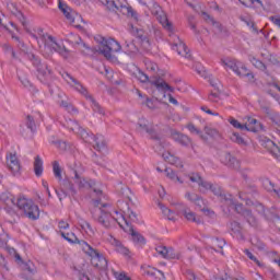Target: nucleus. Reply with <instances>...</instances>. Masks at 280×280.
I'll return each mask as SVG.
<instances>
[{"mask_svg": "<svg viewBox=\"0 0 280 280\" xmlns=\"http://www.w3.org/2000/svg\"><path fill=\"white\" fill-rule=\"evenodd\" d=\"M136 78L137 80H139V82H142V83L150 82L153 86H155V89H158V91H162L163 93H167V91L170 93H174V88L167 84V82H165L163 79H154L150 81V77H148V74H145L141 70H139L136 73Z\"/></svg>", "mask_w": 280, "mask_h": 280, "instance_id": "9", "label": "nucleus"}, {"mask_svg": "<svg viewBox=\"0 0 280 280\" xmlns=\"http://www.w3.org/2000/svg\"><path fill=\"white\" fill-rule=\"evenodd\" d=\"M66 126L69 130H71L72 132H75V135H80L81 139H83L85 143H91V135H89V132L82 129L78 124V121L69 120L67 121Z\"/></svg>", "mask_w": 280, "mask_h": 280, "instance_id": "14", "label": "nucleus"}, {"mask_svg": "<svg viewBox=\"0 0 280 280\" xmlns=\"http://www.w3.org/2000/svg\"><path fill=\"white\" fill-rule=\"evenodd\" d=\"M60 235H61V237L67 240V242H70V244H79V246H80V242H85V241H79L78 236H75V234L73 232L65 233L61 231Z\"/></svg>", "mask_w": 280, "mask_h": 280, "instance_id": "35", "label": "nucleus"}, {"mask_svg": "<svg viewBox=\"0 0 280 280\" xmlns=\"http://www.w3.org/2000/svg\"><path fill=\"white\" fill-rule=\"evenodd\" d=\"M271 120L273 121V128L280 135V116H279V114H272Z\"/></svg>", "mask_w": 280, "mask_h": 280, "instance_id": "49", "label": "nucleus"}, {"mask_svg": "<svg viewBox=\"0 0 280 280\" xmlns=\"http://www.w3.org/2000/svg\"><path fill=\"white\" fill-rule=\"evenodd\" d=\"M121 49V46L115 39L102 38L98 44L97 51L107 60H115V54Z\"/></svg>", "mask_w": 280, "mask_h": 280, "instance_id": "7", "label": "nucleus"}, {"mask_svg": "<svg viewBox=\"0 0 280 280\" xmlns=\"http://www.w3.org/2000/svg\"><path fill=\"white\" fill-rule=\"evenodd\" d=\"M224 246H226V241H224L223 238L214 237L210 240V247L217 253L222 250Z\"/></svg>", "mask_w": 280, "mask_h": 280, "instance_id": "29", "label": "nucleus"}, {"mask_svg": "<svg viewBox=\"0 0 280 280\" xmlns=\"http://www.w3.org/2000/svg\"><path fill=\"white\" fill-rule=\"evenodd\" d=\"M162 158L167 163H171V165H176L177 167H183V162H180V160L176 155L172 154L170 151L162 152Z\"/></svg>", "mask_w": 280, "mask_h": 280, "instance_id": "25", "label": "nucleus"}, {"mask_svg": "<svg viewBox=\"0 0 280 280\" xmlns=\"http://www.w3.org/2000/svg\"><path fill=\"white\" fill-rule=\"evenodd\" d=\"M34 172L36 176H40L43 174V160L40 156H36L34 161Z\"/></svg>", "mask_w": 280, "mask_h": 280, "instance_id": "39", "label": "nucleus"}, {"mask_svg": "<svg viewBox=\"0 0 280 280\" xmlns=\"http://www.w3.org/2000/svg\"><path fill=\"white\" fill-rule=\"evenodd\" d=\"M152 14L158 16V20L160 21L161 25H163V27L167 30V32H172V24L170 20H167V15L163 13V11L161 10V7L155 5V11H152Z\"/></svg>", "mask_w": 280, "mask_h": 280, "instance_id": "19", "label": "nucleus"}, {"mask_svg": "<svg viewBox=\"0 0 280 280\" xmlns=\"http://www.w3.org/2000/svg\"><path fill=\"white\" fill-rule=\"evenodd\" d=\"M245 255H247L248 259L254 261L255 265H257L259 268H264V262L259 261L248 249H245Z\"/></svg>", "mask_w": 280, "mask_h": 280, "instance_id": "48", "label": "nucleus"}, {"mask_svg": "<svg viewBox=\"0 0 280 280\" xmlns=\"http://www.w3.org/2000/svg\"><path fill=\"white\" fill-rule=\"evenodd\" d=\"M59 10H61L62 14H65L67 21L78 27L80 25V21H82V16L78 14L73 9L69 8V5L59 2Z\"/></svg>", "mask_w": 280, "mask_h": 280, "instance_id": "12", "label": "nucleus"}, {"mask_svg": "<svg viewBox=\"0 0 280 280\" xmlns=\"http://www.w3.org/2000/svg\"><path fill=\"white\" fill-rule=\"evenodd\" d=\"M118 189L120 196H124V198H130V188H128V186H120Z\"/></svg>", "mask_w": 280, "mask_h": 280, "instance_id": "56", "label": "nucleus"}, {"mask_svg": "<svg viewBox=\"0 0 280 280\" xmlns=\"http://www.w3.org/2000/svg\"><path fill=\"white\" fill-rule=\"evenodd\" d=\"M91 140L90 141H94V149L97 150V152H107L108 150V145L106 143V138H104V136H90Z\"/></svg>", "mask_w": 280, "mask_h": 280, "instance_id": "21", "label": "nucleus"}, {"mask_svg": "<svg viewBox=\"0 0 280 280\" xmlns=\"http://www.w3.org/2000/svg\"><path fill=\"white\" fill-rule=\"evenodd\" d=\"M61 75L63 80L67 82V84L71 86V89H74L77 93H80V95H83V97H85L86 100H89V102L93 104V109L96 113H101V114L104 113L102 107H100V104L95 102V98H93V96L89 94V90H86V88H84V85H82V83H80L78 79H75L73 75L69 74L68 72H63Z\"/></svg>", "mask_w": 280, "mask_h": 280, "instance_id": "3", "label": "nucleus"}, {"mask_svg": "<svg viewBox=\"0 0 280 280\" xmlns=\"http://www.w3.org/2000/svg\"><path fill=\"white\" fill-rule=\"evenodd\" d=\"M81 229L83 231H85V233H88V235H93L95 233V231H93V228L91 226V223L89 222H83V224H81Z\"/></svg>", "mask_w": 280, "mask_h": 280, "instance_id": "54", "label": "nucleus"}, {"mask_svg": "<svg viewBox=\"0 0 280 280\" xmlns=\"http://www.w3.org/2000/svg\"><path fill=\"white\" fill-rule=\"evenodd\" d=\"M228 121L233 126V128H236L237 130H245V125L240 122L237 119L230 117Z\"/></svg>", "mask_w": 280, "mask_h": 280, "instance_id": "44", "label": "nucleus"}, {"mask_svg": "<svg viewBox=\"0 0 280 280\" xmlns=\"http://www.w3.org/2000/svg\"><path fill=\"white\" fill-rule=\"evenodd\" d=\"M16 207L25 218H28L30 220H38L40 218V210L38 207L34 203V201L25 198L20 197L16 201Z\"/></svg>", "mask_w": 280, "mask_h": 280, "instance_id": "4", "label": "nucleus"}, {"mask_svg": "<svg viewBox=\"0 0 280 280\" xmlns=\"http://www.w3.org/2000/svg\"><path fill=\"white\" fill-rule=\"evenodd\" d=\"M225 202H228L230 207H234V210L236 211V213H240L241 215H244V211H247L246 209H244V205L235 203V201H233L232 198H225Z\"/></svg>", "mask_w": 280, "mask_h": 280, "instance_id": "36", "label": "nucleus"}, {"mask_svg": "<svg viewBox=\"0 0 280 280\" xmlns=\"http://www.w3.org/2000/svg\"><path fill=\"white\" fill-rule=\"evenodd\" d=\"M8 8L10 12H12L14 16H16L21 21V23L25 21L23 13H21V11H19V9H16V7L13 3L9 4Z\"/></svg>", "mask_w": 280, "mask_h": 280, "instance_id": "43", "label": "nucleus"}, {"mask_svg": "<svg viewBox=\"0 0 280 280\" xmlns=\"http://www.w3.org/2000/svg\"><path fill=\"white\" fill-rule=\"evenodd\" d=\"M156 171L159 172V174H163L164 176H173V174H174V168H172V167L158 166Z\"/></svg>", "mask_w": 280, "mask_h": 280, "instance_id": "47", "label": "nucleus"}, {"mask_svg": "<svg viewBox=\"0 0 280 280\" xmlns=\"http://www.w3.org/2000/svg\"><path fill=\"white\" fill-rule=\"evenodd\" d=\"M230 229H231L232 233H234V235H236V237H238V240H244V234L242 232L243 228L237 221L231 222Z\"/></svg>", "mask_w": 280, "mask_h": 280, "instance_id": "31", "label": "nucleus"}, {"mask_svg": "<svg viewBox=\"0 0 280 280\" xmlns=\"http://www.w3.org/2000/svg\"><path fill=\"white\" fill-rule=\"evenodd\" d=\"M128 218L130 220V222H138L139 219L137 217V212L132 211V210H128Z\"/></svg>", "mask_w": 280, "mask_h": 280, "instance_id": "62", "label": "nucleus"}, {"mask_svg": "<svg viewBox=\"0 0 280 280\" xmlns=\"http://www.w3.org/2000/svg\"><path fill=\"white\" fill-rule=\"evenodd\" d=\"M187 129L191 135H198L201 141H209V138L205 133H202V131L198 129L194 124L187 125Z\"/></svg>", "mask_w": 280, "mask_h": 280, "instance_id": "34", "label": "nucleus"}, {"mask_svg": "<svg viewBox=\"0 0 280 280\" xmlns=\"http://www.w3.org/2000/svg\"><path fill=\"white\" fill-rule=\"evenodd\" d=\"M5 250L7 253H9V255H13L18 261H23L21 259V255H19V253H16V249H14L13 247L7 246Z\"/></svg>", "mask_w": 280, "mask_h": 280, "instance_id": "55", "label": "nucleus"}, {"mask_svg": "<svg viewBox=\"0 0 280 280\" xmlns=\"http://www.w3.org/2000/svg\"><path fill=\"white\" fill-rule=\"evenodd\" d=\"M203 131L206 132V135H207L208 137H212V138H215V137H218V135H219L218 129H213V128H211V127H209V126H206V127L203 128Z\"/></svg>", "mask_w": 280, "mask_h": 280, "instance_id": "52", "label": "nucleus"}, {"mask_svg": "<svg viewBox=\"0 0 280 280\" xmlns=\"http://www.w3.org/2000/svg\"><path fill=\"white\" fill-rule=\"evenodd\" d=\"M175 209L177 215H184V218L188 222H194L195 224H202V219L196 214V212L191 211V208L187 207L184 203H176Z\"/></svg>", "mask_w": 280, "mask_h": 280, "instance_id": "10", "label": "nucleus"}, {"mask_svg": "<svg viewBox=\"0 0 280 280\" xmlns=\"http://www.w3.org/2000/svg\"><path fill=\"white\" fill-rule=\"evenodd\" d=\"M147 275H150L151 277H154L153 280H165V275L161 270H158V269H154V268H150L147 271Z\"/></svg>", "mask_w": 280, "mask_h": 280, "instance_id": "38", "label": "nucleus"}, {"mask_svg": "<svg viewBox=\"0 0 280 280\" xmlns=\"http://www.w3.org/2000/svg\"><path fill=\"white\" fill-rule=\"evenodd\" d=\"M67 191H73V184L66 177L61 184V192L57 191L60 202H62V198H67Z\"/></svg>", "mask_w": 280, "mask_h": 280, "instance_id": "24", "label": "nucleus"}, {"mask_svg": "<svg viewBox=\"0 0 280 280\" xmlns=\"http://www.w3.org/2000/svg\"><path fill=\"white\" fill-rule=\"evenodd\" d=\"M214 280H231V276H229V273H222L220 276H215Z\"/></svg>", "mask_w": 280, "mask_h": 280, "instance_id": "64", "label": "nucleus"}, {"mask_svg": "<svg viewBox=\"0 0 280 280\" xmlns=\"http://www.w3.org/2000/svg\"><path fill=\"white\" fill-rule=\"evenodd\" d=\"M43 40H44V48L46 54H54L56 51L63 58H69V50L65 48L62 43H59L51 35H43Z\"/></svg>", "mask_w": 280, "mask_h": 280, "instance_id": "8", "label": "nucleus"}, {"mask_svg": "<svg viewBox=\"0 0 280 280\" xmlns=\"http://www.w3.org/2000/svg\"><path fill=\"white\" fill-rule=\"evenodd\" d=\"M155 250H156V253H159V255H162V257H164V259H167V250H168L167 247L160 245L155 248Z\"/></svg>", "mask_w": 280, "mask_h": 280, "instance_id": "57", "label": "nucleus"}, {"mask_svg": "<svg viewBox=\"0 0 280 280\" xmlns=\"http://www.w3.org/2000/svg\"><path fill=\"white\" fill-rule=\"evenodd\" d=\"M231 141H233V143H237V145H241V148H247L248 145V141H246L242 136H240V133L237 132H233L230 136Z\"/></svg>", "mask_w": 280, "mask_h": 280, "instance_id": "33", "label": "nucleus"}, {"mask_svg": "<svg viewBox=\"0 0 280 280\" xmlns=\"http://www.w3.org/2000/svg\"><path fill=\"white\" fill-rule=\"evenodd\" d=\"M249 60H250L252 65H254V67H256V69H260V71H266V65H264V62L259 61L255 57H249Z\"/></svg>", "mask_w": 280, "mask_h": 280, "instance_id": "45", "label": "nucleus"}, {"mask_svg": "<svg viewBox=\"0 0 280 280\" xmlns=\"http://www.w3.org/2000/svg\"><path fill=\"white\" fill-rule=\"evenodd\" d=\"M186 279H188V280H198V279L196 278V273H194V272L191 271V269H187V270H186Z\"/></svg>", "mask_w": 280, "mask_h": 280, "instance_id": "63", "label": "nucleus"}, {"mask_svg": "<svg viewBox=\"0 0 280 280\" xmlns=\"http://www.w3.org/2000/svg\"><path fill=\"white\" fill-rule=\"evenodd\" d=\"M159 207H160L163 215H165V218H167V220H171L172 222H174V220H176V217L174 215V211H172L170 208L165 207L163 203H159Z\"/></svg>", "mask_w": 280, "mask_h": 280, "instance_id": "37", "label": "nucleus"}, {"mask_svg": "<svg viewBox=\"0 0 280 280\" xmlns=\"http://www.w3.org/2000/svg\"><path fill=\"white\" fill-rule=\"evenodd\" d=\"M185 199L189 200V202H192L194 205H196L200 209V211H202L207 215H209V213L211 212V210H209L207 207V200H205L202 197H200V195H198L196 192L187 191L185 194Z\"/></svg>", "mask_w": 280, "mask_h": 280, "instance_id": "11", "label": "nucleus"}, {"mask_svg": "<svg viewBox=\"0 0 280 280\" xmlns=\"http://www.w3.org/2000/svg\"><path fill=\"white\" fill-rule=\"evenodd\" d=\"M7 166L12 172V174H21V163L16 153L7 154Z\"/></svg>", "mask_w": 280, "mask_h": 280, "instance_id": "15", "label": "nucleus"}, {"mask_svg": "<svg viewBox=\"0 0 280 280\" xmlns=\"http://www.w3.org/2000/svg\"><path fill=\"white\" fill-rule=\"evenodd\" d=\"M38 73L43 74L44 77H47L51 73L47 65H39L37 68Z\"/></svg>", "mask_w": 280, "mask_h": 280, "instance_id": "53", "label": "nucleus"}, {"mask_svg": "<svg viewBox=\"0 0 280 280\" xmlns=\"http://www.w3.org/2000/svg\"><path fill=\"white\" fill-rule=\"evenodd\" d=\"M52 171L55 176H62V167H60V163L58 161L52 162Z\"/></svg>", "mask_w": 280, "mask_h": 280, "instance_id": "51", "label": "nucleus"}, {"mask_svg": "<svg viewBox=\"0 0 280 280\" xmlns=\"http://www.w3.org/2000/svg\"><path fill=\"white\" fill-rule=\"evenodd\" d=\"M80 246L85 253V255H89L91 257V264L94 266V268H100L101 270H104V268L108 267V261L106 258L97 252V249H94L89 245L86 242H80Z\"/></svg>", "mask_w": 280, "mask_h": 280, "instance_id": "5", "label": "nucleus"}, {"mask_svg": "<svg viewBox=\"0 0 280 280\" xmlns=\"http://www.w3.org/2000/svg\"><path fill=\"white\" fill-rule=\"evenodd\" d=\"M219 160L221 163H223V165H228V167L240 170V161H237V159H235V156L231 155L229 152L220 153Z\"/></svg>", "mask_w": 280, "mask_h": 280, "instance_id": "18", "label": "nucleus"}, {"mask_svg": "<svg viewBox=\"0 0 280 280\" xmlns=\"http://www.w3.org/2000/svg\"><path fill=\"white\" fill-rule=\"evenodd\" d=\"M210 191H212L214 196H222V188L217 184H212V188H210Z\"/></svg>", "mask_w": 280, "mask_h": 280, "instance_id": "60", "label": "nucleus"}, {"mask_svg": "<svg viewBox=\"0 0 280 280\" xmlns=\"http://www.w3.org/2000/svg\"><path fill=\"white\" fill-rule=\"evenodd\" d=\"M93 209L91 210L92 218L98 222V224H102L105 229H110L112 224H119L121 229L124 225H121V221H119V218H116L113 212H110V208H108V205L102 203L100 199H92Z\"/></svg>", "mask_w": 280, "mask_h": 280, "instance_id": "1", "label": "nucleus"}, {"mask_svg": "<svg viewBox=\"0 0 280 280\" xmlns=\"http://www.w3.org/2000/svg\"><path fill=\"white\" fill-rule=\"evenodd\" d=\"M100 1L110 12H120L125 16H129V19H135V21H139V15L135 12V10L131 7L121 4L119 0H100Z\"/></svg>", "mask_w": 280, "mask_h": 280, "instance_id": "6", "label": "nucleus"}, {"mask_svg": "<svg viewBox=\"0 0 280 280\" xmlns=\"http://www.w3.org/2000/svg\"><path fill=\"white\" fill-rule=\"evenodd\" d=\"M221 65L225 69H231V71L237 74L238 78L240 75H242V69L246 68V66H244L241 61H237V59H233V58L221 59Z\"/></svg>", "mask_w": 280, "mask_h": 280, "instance_id": "13", "label": "nucleus"}, {"mask_svg": "<svg viewBox=\"0 0 280 280\" xmlns=\"http://www.w3.org/2000/svg\"><path fill=\"white\" fill-rule=\"evenodd\" d=\"M189 180L198 185L201 194H207V191L213 189V184L211 182H207L202 176H190Z\"/></svg>", "mask_w": 280, "mask_h": 280, "instance_id": "17", "label": "nucleus"}, {"mask_svg": "<svg viewBox=\"0 0 280 280\" xmlns=\"http://www.w3.org/2000/svg\"><path fill=\"white\" fill-rule=\"evenodd\" d=\"M144 67L147 71L150 73H153V75H158L159 78L165 75V70H162L159 68V65H156L154 61L144 59Z\"/></svg>", "mask_w": 280, "mask_h": 280, "instance_id": "22", "label": "nucleus"}, {"mask_svg": "<svg viewBox=\"0 0 280 280\" xmlns=\"http://www.w3.org/2000/svg\"><path fill=\"white\" fill-rule=\"evenodd\" d=\"M243 217L247 220L250 226H257V219L253 215V212L250 210H245L243 212Z\"/></svg>", "mask_w": 280, "mask_h": 280, "instance_id": "41", "label": "nucleus"}, {"mask_svg": "<svg viewBox=\"0 0 280 280\" xmlns=\"http://www.w3.org/2000/svg\"><path fill=\"white\" fill-rule=\"evenodd\" d=\"M170 137L171 139H173V141H176V143H179L185 148L191 145V140L189 139V137L185 136L176 129H170Z\"/></svg>", "mask_w": 280, "mask_h": 280, "instance_id": "16", "label": "nucleus"}, {"mask_svg": "<svg viewBox=\"0 0 280 280\" xmlns=\"http://www.w3.org/2000/svg\"><path fill=\"white\" fill-rule=\"evenodd\" d=\"M173 49L177 51V54L183 58H191V55L189 54V49H187V46L185 45V43H183L178 37H176V39L173 43Z\"/></svg>", "mask_w": 280, "mask_h": 280, "instance_id": "20", "label": "nucleus"}, {"mask_svg": "<svg viewBox=\"0 0 280 280\" xmlns=\"http://www.w3.org/2000/svg\"><path fill=\"white\" fill-rule=\"evenodd\" d=\"M166 259H180V253L174 250V248L170 247L166 253Z\"/></svg>", "mask_w": 280, "mask_h": 280, "instance_id": "46", "label": "nucleus"}, {"mask_svg": "<svg viewBox=\"0 0 280 280\" xmlns=\"http://www.w3.org/2000/svg\"><path fill=\"white\" fill-rule=\"evenodd\" d=\"M113 215H115V218H118V222H120L121 226H124V223H126V226H130V222H128V220H126V218H124V214L119 213V211L115 210L114 213H112Z\"/></svg>", "mask_w": 280, "mask_h": 280, "instance_id": "50", "label": "nucleus"}, {"mask_svg": "<svg viewBox=\"0 0 280 280\" xmlns=\"http://www.w3.org/2000/svg\"><path fill=\"white\" fill-rule=\"evenodd\" d=\"M0 202H3V205L7 207H14V196L8 191H4L0 195Z\"/></svg>", "mask_w": 280, "mask_h": 280, "instance_id": "32", "label": "nucleus"}, {"mask_svg": "<svg viewBox=\"0 0 280 280\" xmlns=\"http://www.w3.org/2000/svg\"><path fill=\"white\" fill-rule=\"evenodd\" d=\"M238 78H246L247 82H255V74L248 70V68H242L241 75Z\"/></svg>", "mask_w": 280, "mask_h": 280, "instance_id": "42", "label": "nucleus"}, {"mask_svg": "<svg viewBox=\"0 0 280 280\" xmlns=\"http://www.w3.org/2000/svg\"><path fill=\"white\" fill-rule=\"evenodd\" d=\"M245 125V130L248 132H258V130H261V124L257 121L255 118H248Z\"/></svg>", "mask_w": 280, "mask_h": 280, "instance_id": "27", "label": "nucleus"}, {"mask_svg": "<svg viewBox=\"0 0 280 280\" xmlns=\"http://www.w3.org/2000/svg\"><path fill=\"white\" fill-rule=\"evenodd\" d=\"M74 183H77L80 189H93L95 187V182L89 177L75 176Z\"/></svg>", "mask_w": 280, "mask_h": 280, "instance_id": "23", "label": "nucleus"}, {"mask_svg": "<svg viewBox=\"0 0 280 280\" xmlns=\"http://www.w3.org/2000/svg\"><path fill=\"white\" fill-rule=\"evenodd\" d=\"M209 100H210V102H213L214 104H218V102H220V92H212L209 95Z\"/></svg>", "mask_w": 280, "mask_h": 280, "instance_id": "61", "label": "nucleus"}, {"mask_svg": "<svg viewBox=\"0 0 280 280\" xmlns=\"http://www.w3.org/2000/svg\"><path fill=\"white\" fill-rule=\"evenodd\" d=\"M35 272H36V266H34V262L28 260L26 264H24L23 273H22L23 279H32Z\"/></svg>", "mask_w": 280, "mask_h": 280, "instance_id": "26", "label": "nucleus"}, {"mask_svg": "<svg viewBox=\"0 0 280 280\" xmlns=\"http://www.w3.org/2000/svg\"><path fill=\"white\" fill-rule=\"evenodd\" d=\"M255 208H256V211L265 215V218H268V213H266V208H264V205L256 202Z\"/></svg>", "mask_w": 280, "mask_h": 280, "instance_id": "59", "label": "nucleus"}, {"mask_svg": "<svg viewBox=\"0 0 280 280\" xmlns=\"http://www.w3.org/2000/svg\"><path fill=\"white\" fill-rule=\"evenodd\" d=\"M267 145H268L271 154H273V156H276V159H279L280 145L275 144V142H272V140L267 141Z\"/></svg>", "mask_w": 280, "mask_h": 280, "instance_id": "40", "label": "nucleus"}, {"mask_svg": "<svg viewBox=\"0 0 280 280\" xmlns=\"http://www.w3.org/2000/svg\"><path fill=\"white\" fill-rule=\"evenodd\" d=\"M136 130L137 132L141 133L145 132L151 139L156 141L160 148V152L161 150H165V148H170V142L165 141L161 138V136H159V132H156L154 125H152V122H150L148 119L140 118L136 125Z\"/></svg>", "mask_w": 280, "mask_h": 280, "instance_id": "2", "label": "nucleus"}, {"mask_svg": "<svg viewBox=\"0 0 280 280\" xmlns=\"http://www.w3.org/2000/svg\"><path fill=\"white\" fill-rule=\"evenodd\" d=\"M128 231L131 235V240L132 242H135V244H145V238L143 237V235H141L139 232L135 231V229L129 225Z\"/></svg>", "mask_w": 280, "mask_h": 280, "instance_id": "30", "label": "nucleus"}, {"mask_svg": "<svg viewBox=\"0 0 280 280\" xmlns=\"http://www.w3.org/2000/svg\"><path fill=\"white\" fill-rule=\"evenodd\" d=\"M127 48H128V52L129 54H137V51H139V48L137 47V45L135 44V42H130L129 44H127Z\"/></svg>", "mask_w": 280, "mask_h": 280, "instance_id": "58", "label": "nucleus"}, {"mask_svg": "<svg viewBox=\"0 0 280 280\" xmlns=\"http://www.w3.org/2000/svg\"><path fill=\"white\" fill-rule=\"evenodd\" d=\"M109 242H110L112 246L115 247V250L117 253H120V255H129L130 250L127 249V247L124 246V244H121V241H119L115 237H112Z\"/></svg>", "mask_w": 280, "mask_h": 280, "instance_id": "28", "label": "nucleus"}]
</instances>
